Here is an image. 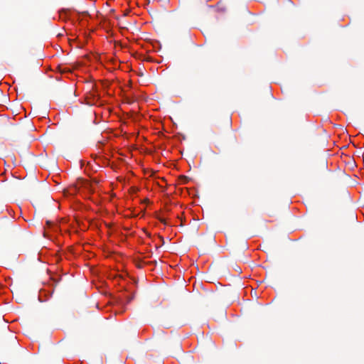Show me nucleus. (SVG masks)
<instances>
[{
  "label": "nucleus",
  "mask_w": 364,
  "mask_h": 364,
  "mask_svg": "<svg viewBox=\"0 0 364 364\" xmlns=\"http://www.w3.org/2000/svg\"><path fill=\"white\" fill-rule=\"evenodd\" d=\"M159 237H160V239H161V242H163V244H164V237H161V236H160Z\"/></svg>",
  "instance_id": "f257e3e1"
},
{
  "label": "nucleus",
  "mask_w": 364,
  "mask_h": 364,
  "mask_svg": "<svg viewBox=\"0 0 364 364\" xmlns=\"http://www.w3.org/2000/svg\"><path fill=\"white\" fill-rule=\"evenodd\" d=\"M159 237H160V239H161V242H163V244H164V237H161V236H160Z\"/></svg>",
  "instance_id": "f03ea898"
}]
</instances>
